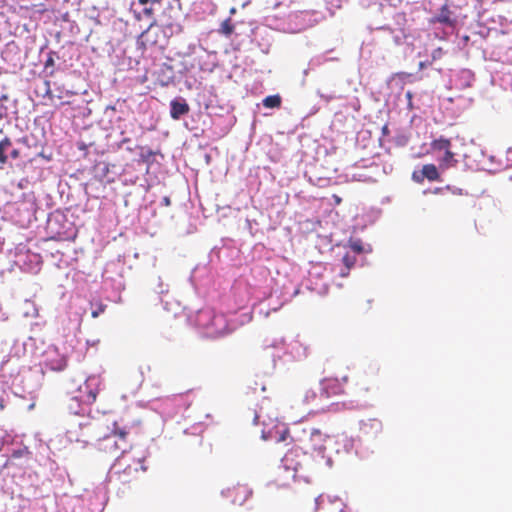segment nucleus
<instances>
[{"label": "nucleus", "mask_w": 512, "mask_h": 512, "mask_svg": "<svg viewBox=\"0 0 512 512\" xmlns=\"http://www.w3.org/2000/svg\"><path fill=\"white\" fill-rule=\"evenodd\" d=\"M33 461V454L27 447L14 450L4 466L6 476L12 478L25 477L26 472L31 468Z\"/></svg>", "instance_id": "obj_3"}, {"label": "nucleus", "mask_w": 512, "mask_h": 512, "mask_svg": "<svg viewBox=\"0 0 512 512\" xmlns=\"http://www.w3.org/2000/svg\"><path fill=\"white\" fill-rule=\"evenodd\" d=\"M54 61H53V58L52 57H49L47 60H46V63H45V66H50V65H53Z\"/></svg>", "instance_id": "obj_28"}, {"label": "nucleus", "mask_w": 512, "mask_h": 512, "mask_svg": "<svg viewBox=\"0 0 512 512\" xmlns=\"http://www.w3.org/2000/svg\"><path fill=\"white\" fill-rule=\"evenodd\" d=\"M287 438L291 439L293 448L302 451L303 454L323 456L329 436L315 427L296 426L292 435H290L288 429H285L279 436L278 441L284 442Z\"/></svg>", "instance_id": "obj_1"}, {"label": "nucleus", "mask_w": 512, "mask_h": 512, "mask_svg": "<svg viewBox=\"0 0 512 512\" xmlns=\"http://www.w3.org/2000/svg\"><path fill=\"white\" fill-rule=\"evenodd\" d=\"M143 13L146 15V16H152L153 15V8L149 7V8H144L143 10Z\"/></svg>", "instance_id": "obj_24"}, {"label": "nucleus", "mask_w": 512, "mask_h": 512, "mask_svg": "<svg viewBox=\"0 0 512 512\" xmlns=\"http://www.w3.org/2000/svg\"><path fill=\"white\" fill-rule=\"evenodd\" d=\"M222 32H224L226 35H229L233 32V26H231L228 21H225L222 24Z\"/></svg>", "instance_id": "obj_21"}, {"label": "nucleus", "mask_w": 512, "mask_h": 512, "mask_svg": "<svg viewBox=\"0 0 512 512\" xmlns=\"http://www.w3.org/2000/svg\"><path fill=\"white\" fill-rule=\"evenodd\" d=\"M10 156H11V158H13V159H17V158H19V156H20V151H19L18 149H16V148H13V149L11 148V149H10Z\"/></svg>", "instance_id": "obj_23"}, {"label": "nucleus", "mask_w": 512, "mask_h": 512, "mask_svg": "<svg viewBox=\"0 0 512 512\" xmlns=\"http://www.w3.org/2000/svg\"><path fill=\"white\" fill-rule=\"evenodd\" d=\"M342 262L345 266V271H341L340 272V275L342 277H346L349 273V270L355 265L356 263V256L353 255V254H350V253H346L343 257H342Z\"/></svg>", "instance_id": "obj_13"}, {"label": "nucleus", "mask_w": 512, "mask_h": 512, "mask_svg": "<svg viewBox=\"0 0 512 512\" xmlns=\"http://www.w3.org/2000/svg\"><path fill=\"white\" fill-rule=\"evenodd\" d=\"M118 465H120V463L118 462ZM117 466V464L113 465L112 469H115Z\"/></svg>", "instance_id": "obj_33"}, {"label": "nucleus", "mask_w": 512, "mask_h": 512, "mask_svg": "<svg viewBox=\"0 0 512 512\" xmlns=\"http://www.w3.org/2000/svg\"><path fill=\"white\" fill-rule=\"evenodd\" d=\"M45 365L52 371H63L68 365V357L57 347H51L45 353Z\"/></svg>", "instance_id": "obj_6"}, {"label": "nucleus", "mask_w": 512, "mask_h": 512, "mask_svg": "<svg viewBox=\"0 0 512 512\" xmlns=\"http://www.w3.org/2000/svg\"><path fill=\"white\" fill-rule=\"evenodd\" d=\"M136 466L133 468L134 471H137L138 470V466L142 469V470H145V467L140 463V461H137L136 463Z\"/></svg>", "instance_id": "obj_27"}, {"label": "nucleus", "mask_w": 512, "mask_h": 512, "mask_svg": "<svg viewBox=\"0 0 512 512\" xmlns=\"http://www.w3.org/2000/svg\"><path fill=\"white\" fill-rule=\"evenodd\" d=\"M457 164V160L455 159V154L451 151V149L444 152V156L440 159V167L444 169H448L454 167Z\"/></svg>", "instance_id": "obj_12"}, {"label": "nucleus", "mask_w": 512, "mask_h": 512, "mask_svg": "<svg viewBox=\"0 0 512 512\" xmlns=\"http://www.w3.org/2000/svg\"><path fill=\"white\" fill-rule=\"evenodd\" d=\"M419 66H420V68H423V67H425V64L423 62H421Z\"/></svg>", "instance_id": "obj_32"}, {"label": "nucleus", "mask_w": 512, "mask_h": 512, "mask_svg": "<svg viewBox=\"0 0 512 512\" xmlns=\"http://www.w3.org/2000/svg\"><path fill=\"white\" fill-rule=\"evenodd\" d=\"M131 470H132V467L131 466H127L125 469H124V474L127 475V476H131Z\"/></svg>", "instance_id": "obj_26"}, {"label": "nucleus", "mask_w": 512, "mask_h": 512, "mask_svg": "<svg viewBox=\"0 0 512 512\" xmlns=\"http://www.w3.org/2000/svg\"><path fill=\"white\" fill-rule=\"evenodd\" d=\"M154 156V152L148 149L146 152L141 153L140 160L142 162H149L150 158Z\"/></svg>", "instance_id": "obj_18"}, {"label": "nucleus", "mask_w": 512, "mask_h": 512, "mask_svg": "<svg viewBox=\"0 0 512 512\" xmlns=\"http://www.w3.org/2000/svg\"><path fill=\"white\" fill-rule=\"evenodd\" d=\"M165 203L169 204V199L168 198L165 199Z\"/></svg>", "instance_id": "obj_34"}, {"label": "nucleus", "mask_w": 512, "mask_h": 512, "mask_svg": "<svg viewBox=\"0 0 512 512\" xmlns=\"http://www.w3.org/2000/svg\"><path fill=\"white\" fill-rule=\"evenodd\" d=\"M412 178L414 181L421 183L425 178L428 179L429 181L439 180L440 175L437 167L434 164H425L423 165L420 173H413Z\"/></svg>", "instance_id": "obj_7"}, {"label": "nucleus", "mask_w": 512, "mask_h": 512, "mask_svg": "<svg viewBox=\"0 0 512 512\" xmlns=\"http://www.w3.org/2000/svg\"><path fill=\"white\" fill-rule=\"evenodd\" d=\"M47 97L50 99L51 102L54 100V95L51 93L50 90H47Z\"/></svg>", "instance_id": "obj_29"}, {"label": "nucleus", "mask_w": 512, "mask_h": 512, "mask_svg": "<svg viewBox=\"0 0 512 512\" xmlns=\"http://www.w3.org/2000/svg\"><path fill=\"white\" fill-rule=\"evenodd\" d=\"M431 148L434 151H447L451 149V141L443 136L433 140L431 142Z\"/></svg>", "instance_id": "obj_11"}, {"label": "nucleus", "mask_w": 512, "mask_h": 512, "mask_svg": "<svg viewBox=\"0 0 512 512\" xmlns=\"http://www.w3.org/2000/svg\"><path fill=\"white\" fill-rule=\"evenodd\" d=\"M190 107L184 99H174L170 103V116L174 120L180 119L181 116L188 114Z\"/></svg>", "instance_id": "obj_8"}, {"label": "nucleus", "mask_w": 512, "mask_h": 512, "mask_svg": "<svg viewBox=\"0 0 512 512\" xmlns=\"http://www.w3.org/2000/svg\"><path fill=\"white\" fill-rule=\"evenodd\" d=\"M12 148V141L9 137H4L0 141V168L7 163L8 151Z\"/></svg>", "instance_id": "obj_10"}, {"label": "nucleus", "mask_w": 512, "mask_h": 512, "mask_svg": "<svg viewBox=\"0 0 512 512\" xmlns=\"http://www.w3.org/2000/svg\"><path fill=\"white\" fill-rule=\"evenodd\" d=\"M281 97L276 94V95H270V96H267L266 98H264L263 100V105L266 107V108H279L281 106Z\"/></svg>", "instance_id": "obj_14"}, {"label": "nucleus", "mask_w": 512, "mask_h": 512, "mask_svg": "<svg viewBox=\"0 0 512 512\" xmlns=\"http://www.w3.org/2000/svg\"><path fill=\"white\" fill-rule=\"evenodd\" d=\"M106 309V305L99 304L95 310L92 311L91 315L93 318H97L101 313H103Z\"/></svg>", "instance_id": "obj_19"}, {"label": "nucleus", "mask_w": 512, "mask_h": 512, "mask_svg": "<svg viewBox=\"0 0 512 512\" xmlns=\"http://www.w3.org/2000/svg\"><path fill=\"white\" fill-rule=\"evenodd\" d=\"M108 433L98 435L96 440V448L99 452L118 457L131 449L132 444L128 439L129 429L126 425H122L118 421H113L107 425Z\"/></svg>", "instance_id": "obj_2"}, {"label": "nucleus", "mask_w": 512, "mask_h": 512, "mask_svg": "<svg viewBox=\"0 0 512 512\" xmlns=\"http://www.w3.org/2000/svg\"><path fill=\"white\" fill-rule=\"evenodd\" d=\"M443 54H444V50L441 47L434 49L431 54L432 60L440 59Z\"/></svg>", "instance_id": "obj_20"}, {"label": "nucleus", "mask_w": 512, "mask_h": 512, "mask_svg": "<svg viewBox=\"0 0 512 512\" xmlns=\"http://www.w3.org/2000/svg\"><path fill=\"white\" fill-rule=\"evenodd\" d=\"M433 22H438L449 27H454L457 21L449 7L447 5H443L439 13L434 17Z\"/></svg>", "instance_id": "obj_9"}, {"label": "nucleus", "mask_w": 512, "mask_h": 512, "mask_svg": "<svg viewBox=\"0 0 512 512\" xmlns=\"http://www.w3.org/2000/svg\"><path fill=\"white\" fill-rule=\"evenodd\" d=\"M406 98H407V106L410 110L413 109V102H412V99H413V93L411 91H407L406 94H405Z\"/></svg>", "instance_id": "obj_22"}, {"label": "nucleus", "mask_w": 512, "mask_h": 512, "mask_svg": "<svg viewBox=\"0 0 512 512\" xmlns=\"http://www.w3.org/2000/svg\"><path fill=\"white\" fill-rule=\"evenodd\" d=\"M333 199L336 205H339L342 202V199L336 194L333 195Z\"/></svg>", "instance_id": "obj_25"}, {"label": "nucleus", "mask_w": 512, "mask_h": 512, "mask_svg": "<svg viewBox=\"0 0 512 512\" xmlns=\"http://www.w3.org/2000/svg\"><path fill=\"white\" fill-rule=\"evenodd\" d=\"M4 408H5L4 399L0 397V411L4 410Z\"/></svg>", "instance_id": "obj_30"}, {"label": "nucleus", "mask_w": 512, "mask_h": 512, "mask_svg": "<svg viewBox=\"0 0 512 512\" xmlns=\"http://www.w3.org/2000/svg\"><path fill=\"white\" fill-rule=\"evenodd\" d=\"M99 393V384L95 379H89L79 386L78 394L72 400L80 401L83 404H93Z\"/></svg>", "instance_id": "obj_5"}, {"label": "nucleus", "mask_w": 512, "mask_h": 512, "mask_svg": "<svg viewBox=\"0 0 512 512\" xmlns=\"http://www.w3.org/2000/svg\"><path fill=\"white\" fill-rule=\"evenodd\" d=\"M225 323V319L223 317V315H215L213 314L212 315V322H211V327H215V330L213 331L214 333L216 334H219L221 332V328L218 329V324H224Z\"/></svg>", "instance_id": "obj_15"}, {"label": "nucleus", "mask_w": 512, "mask_h": 512, "mask_svg": "<svg viewBox=\"0 0 512 512\" xmlns=\"http://www.w3.org/2000/svg\"><path fill=\"white\" fill-rule=\"evenodd\" d=\"M138 2L142 5H146L149 2V0H138Z\"/></svg>", "instance_id": "obj_31"}, {"label": "nucleus", "mask_w": 512, "mask_h": 512, "mask_svg": "<svg viewBox=\"0 0 512 512\" xmlns=\"http://www.w3.org/2000/svg\"><path fill=\"white\" fill-rule=\"evenodd\" d=\"M348 377L343 376L341 379L336 377H326L320 382V399H329L333 396H339L345 393V385Z\"/></svg>", "instance_id": "obj_4"}, {"label": "nucleus", "mask_w": 512, "mask_h": 512, "mask_svg": "<svg viewBox=\"0 0 512 512\" xmlns=\"http://www.w3.org/2000/svg\"><path fill=\"white\" fill-rule=\"evenodd\" d=\"M349 246L355 253L359 254L363 251L362 243L360 240L350 241Z\"/></svg>", "instance_id": "obj_17"}, {"label": "nucleus", "mask_w": 512, "mask_h": 512, "mask_svg": "<svg viewBox=\"0 0 512 512\" xmlns=\"http://www.w3.org/2000/svg\"><path fill=\"white\" fill-rule=\"evenodd\" d=\"M317 398H318V395L315 391L306 390L305 394H304L303 402H305L306 404H312L316 401Z\"/></svg>", "instance_id": "obj_16"}]
</instances>
